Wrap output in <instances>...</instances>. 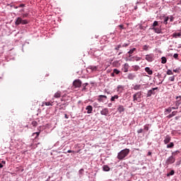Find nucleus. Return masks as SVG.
Masks as SVG:
<instances>
[{
    "label": "nucleus",
    "mask_w": 181,
    "mask_h": 181,
    "mask_svg": "<svg viewBox=\"0 0 181 181\" xmlns=\"http://www.w3.org/2000/svg\"><path fill=\"white\" fill-rule=\"evenodd\" d=\"M129 154V148H125L122 150L119 153L117 154V159L119 160H122L124 158H127L128 155Z\"/></svg>",
    "instance_id": "obj_1"
},
{
    "label": "nucleus",
    "mask_w": 181,
    "mask_h": 181,
    "mask_svg": "<svg viewBox=\"0 0 181 181\" xmlns=\"http://www.w3.org/2000/svg\"><path fill=\"white\" fill-rule=\"evenodd\" d=\"M141 98H142V92L139 91L133 95L134 103H141Z\"/></svg>",
    "instance_id": "obj_2"
},
{
    "label": "nucleus",
    "mask_w": 181,
    "mask_h": 181,
    "mask_svg": "<svg viewBox=\"0 0 181 181\" xmlns=\"http://www.w3.org/2000/svg\"><path fill=\"white\" fill-rule=\"evenodd\" d=\"M28 23L29 21H28V20H23L21 17H18L15 22V25H16V26L19 25H28Z\"/></svg>",
    "instance_id": "obj_3"
},
{
    "label": "nucleus",
    "mask_w": 181,
    "mask_h": 181,
    "mask_svg": "<svg viewBox=\"0 0 181 181\" xmlns=\"http://www.w3.org/2000/svg\"><path fill=\"white\" fill-rule=\"evenodd\" d=\"M81 84H83V83L80 81V79H76L73 82V86L75 87V88H79V87H81Z\"/></svg>",
    "instance_id": "obj_4"
},
{
    "label": "nucleus",
    "mask_w": 181,
    "mask_h": 181,
    "mask_svg": "<svg viewBox=\"0 0 181 181\" xmlns=\"http://www.w3.org/2000/svg\"><path fill=\"white\" fill-rule=\"evenodd\" d=\"M175 160L176 159L175 158V157H173V156H171L167 159L165 163L166 165H172V163H175Z\"/></svg>",
    "instance_id": "obj_5"
},
{
    "label": "nucleus",
    "mask_w": 181,
    "mask_h": 181,
    "mask_svg": "<svg viewBox=\"0 0 181 181\" xmlns=\"http://www.w3.org/2000/svg\"><path fill=\"white\" fill-rule=\"evenodd\" d=\"M107 95H100L98 96V101L99 103H104V101H105V100H107Z\"/></svg>",
    "instance_id": "obj_6"
},
{
    "label": "nucleus",
    "mask_w": 181,
    "mask_h": 181,
    "mask_svg": "<svg viewBox=\"0 0 181 181\" xmlns=\"http://www.w3.org/2000/svg\"><path fill=\"white\" fill-rule=\"evenodd\" d=\"M100 114L101 115L107 116L108 114H110V110H108V108L105 107L100 111Z\"/></svg>",
    "instance_id": "obj_7"
},
{
    "label": "nucleus",
    "mask_w": 181,
    "mask_h": 181,
    "mask_svg": "<svg viewBox=\"0 0 181 181\" xmlns=\"http://www.w3.org/2000/svg\"><path fill=\"white\" fill-rule=\"evenodd\" d=\"M155 90H158V88H153L151 90H149L147 93V97H151L152 94H155Z\"/></svg>",
    "instance_id": "obj_8"
},
{
    "label": "nucleus",
    "mask_w": 181,
    "mask_h": 181,
    "mask_svg": "<svg viewBox=\"0 0 181 181\" xmlns=\"http://www.w3.org/2000/svg\"><path fill=\"white\" fill-rule=\"evenodd\" d=\"M145 72L147 73L149 76H152L153 74V71L149 67L145 68Z\"/></svg>",
    "instance_id": "obj_9"
},
{
    "label": "nucleus",
    "mask_w": 181,
    "mask_h": 181,
    "mask_svg": "<svg viewBox=\"0 0 181 181\" xmlns=\"http://www.w3.org/2000/svg\"><path fill=\"white\" fill-rule=\"evenodd\" d=\"M151 29L155 33H162V30L159 28L153 27Z\"/></svg>",
    "instance_id": "obj_10"
},
{
    "label": "nucleus",
    "mask_w": 181,
    "mask_h": 181,
    "mask_svg": "<svg viewBox=\"0 0 181 181\" xmlns=\"http://www.w3.org/2000/svg\"><path fill=\"white\" fill-rule=\"evenodd\" d=\"M86 110H87V114H91L93 112V106L88 105Z\"/></svg>",
    "instance_id": "obj_11"
},
{
    "label": "nucleus",
    "mask_w": 181,
    "mask_h": 181,
    "mask_svg": "<svg viewBox=\"0 0 181 181\" xmlns=\"http://www.w3.org/2000/svg\"><path fill=\"white\" fill-rule=\"evenodd\" d=\"M136 77V75L135 74H129L127 76V78L129 80H134Z\"/></svg>",
    "instance_id": "obj_12"
},
{
    "label": "nucleus",
    "mask_w": 181,
    "mask_h": 181,
    "mask_svg": "<svg viewBox=\"0 0 181 181\" xmlns=\"http://www.w3.org/2000/svg\"><path fill=\"white\" fill-rule=\"evenodd\" d=\"M62 97V92L60 90H58L56 93L54 95V98H60Z\"/></svg>",
    "instance_id": "obj_13"
},
{
    "label": "nucleus",
    "mask_w": 181,
    "mask_h": 181,
    "mask_svg": "<svg viewBox=\"0 0 181 181\" xmlns=\"http://www.w3.org/2000/svg\"><path fill=\"white\" fill-rule=\"evenodd\" d=\"M170 136L169 135H167L166 136H165V139H164V144H165V145L167 144H169L170 142Z\"/></svg>",
    "instance_id": "obj_14"
},
{
    "label": "nucleus",
    "mask_w": 181,
    "mask_h": 181,
    "mask_svg": "<svg viewBox=\"0 0 181 181\" xmlns=\"http://www.w3.org/2000/svg\"><path fill=\"white\" fill-rule=\"evenodd\" d=\"M128 69H129V65L128 64H124V73H128Z\"/></svg>",
    "instance_id": "obj_15"
},
{
    "label": "nucleus",
    "mask_w": 181,
    "mask_h": 181,
    "mask_svg": "<svg viewBox=\"0 0 181 181\" xmlns=\"http://www.w3.org/2000/svg\"><path fill=\"white\" fill-rule=\"evenodd\" d=\"M89 69L92 71H97V70H98V66H90Z\"/></svg>",
    "instance_id": "obj_16"
},
{
    "label": "nucleus",
    "mask_w": 181,
    "mask_h": 181,
    "mask_svg": "<svg viewBox=\"0 0 181 181\" xmlns=\"http://www.w3.org/2000/svg\"><path fill=\"white\" fill-rule=\"evenodd\" d=\"M117 110L119 111V112H124L125 111V108H124V107L122 105H119L117 108Z\"/></svg>",
    "instance_id": "obj_17"
},
{
    "label": "nucleus",
    "mask_w": 181,
    "mask_h": 181,
    "mask_svg": "<svg viewBox=\"0 0 181 181\" xmlns=\"http://www.w3.org/2000/svg\"><path fill=\"white\" fill-rule=\"evenodd\" d=\"M146 60H147V62H152V55L151 54H147L146 55Z\"/></svg>",
    "instance_id": "obj_18"
},
{
    "label": "nucleus",
    "mask_w": 181,
    "mask_h": 181,
    "mask_svg": "<svg viewBox=\"0 0 181 181\" xmlns=\"http://www.w3.org/2000/svg\"><path fill=\"white\" fill-rule=\"evenodd\" d=\"M103 169L104 172H110V170L109 166L107 165H103Z\"/></svg>",
    "instance_id": "obj_19"
},
{
    "label": "nucleus",
    "mask_w": 181,
    "mask_h": 181,
    "mask_svg": "<svg viewBox=\"0 0 181 181\" xmlns=\"http://www.w3.org/2000/svg\"><path fill=\"white\" fill-rule=\"evenodd\" d=\"M173 37L177 38L181 37V33H175L173 34Z\"/></svg>",
    "instance_id": "obj_20"
},
{
    "label": "nucleus",
    "mask_w": 181,
    "mask_h": 181,
    "mask_svg": "<svg viewBox=\"0 0 181 181\" xmlns=\"http://www.w3.org/2000/svg\"><path fill=\"white\" fill-rule=\"evenodd\" d=\"M136 50V48H133L132 49H130L129 52H128V54L129 55V57H131V54H132Z\"/></svg>",
    "instance_id": "obj_21"
},
{
    "label": "nucleus",
    "mask_w": 181,
    "mask_h": 181,
    "mask_svg": "<svg viewBox=\"0 0 181 181\" xmlns=\"http://www.w3.org/2000/svg\"><path fill=\"white\" fill-rule=\"evenodd\" d=\"M43 104L45 105H46L47 107H49V105H50L52 107V105H53V102H45V103H43Z\"/></svg>",
    "instance_id": "obj_22"
},
{
    "label": "nucleus",
    "mask_w": 181,
    "mask_h": 181,
    "mask_svg": "<svg viewBox=\"0 0 181 181\" xmlns=\"http://www.w3.org/2000/svg\"><path fill=\"white\" fill-rule=\"evenodd\" d=\"M118 98H119V96L117 95H115L114 96H112L110 100L111 101H115V100H118Z\"/></svg>",
    "instance_id": "obj_23"
},
{
    "label": "nucleus",
    "mask_w": 181,
    "mask_h": 181,
    "mask_svg": "<svg viewBox=\"0 0 181 181\" xmlns=\"http://www.w3.org/2000/svg\"><path fill=\"white\" fill-rule=\"evenodd\" d=\"M134 90H135L136 91H137L138 90H141V85H135L134 86Z\"/></svg>",
    "instance_id": "obj_24"
},
{
    "label": "nucleus",
    "mask_w": 181,
    "mask_h": 181,
    "mask_svg": "<svg viewBox=\"0 0 181 181\" xmlns=\"http://www.w3.org/2000/svg\"><path fill=\"white\" fill-rule=\"evenodd\" d=\"M166 62H167L166 57H163L161 58V63H162V64H165Z\"/></svg>",
    "instance_id": "obj_25"
},
{
    "label": "nucleus",
    "mask_w": 181,
    "mask_h": 181,
    "mask_svg": "<svg viewBox=\"0 0 181 181\" xmlns=\"http://www.w3.org/2000/svg\"><path fill=\"white\" fill-rule=\"evenodd\" d=\"M170 112H172V107H168V109H165V114H169Z\"/></svg>",
    "instance_id": "obj_26"
},
{
    "label": "nucleus",
    "mask_w": 181,
    "mask_h": 181,
    "mask_svg": "<svg viewBox=\"0 0 181 181\" xmlns=\"http://www.w3.org/2000/svg\"><path fill=\"white\" fill-rule=\"evenodd\" d=\"M168 21H169V17H165L163 21L164 25H168Z\"/></svg>",
    "instance_id": "obj_27"
},
{
    "label": "nucleus",
    "mask_w": 181,
    "mask_h": 181,
    "mask_svg": "<svg viewBox=\"0 0 181 181\" xmlns=\"http://www.w3.org/2000/svg\"><path fill=\"white\" fill-rule=\"evenodd\" d=\"M174 146H175V144H173V142H171L167 145V148H173Z\"/></svg>",
    "instance_id": "obj_28"
},
{
    "label": "nucleus",
    "mask_w": 181,
    "mask_h": 181,
    "mask_svg": "<svg viewBox=\"0 0 181 181\" xmlns=\"http://www.w3.org/2000/svg\"><path fill=\"white\" fill-rule=\"evenodd\" d=\"M35 135H36L35 139H37L39 135H40V132L33 133V136H34Z\"/></svg>",
    "instance_id": "obj_29"
},
{
    "label": "nucleus",
    "mask_w": 181,
    "mask_h": 181,
    "mask_svg": "<svg viewBox=\"0 0 181 181\" xmlns=\"http://www.w3.org/2000/svg\"><path fill=\"white\" fill-rule=\"evenodd\" d=\"M167 74L168 76H172L173 75V72L172 71V70L169 69L167 71Z\"/></svg>",
    "instance_id": "obj_30"
},
{
    "label": "nucleus",
    "mask_w": 181,
    "mask_h": 181,
    "mask_svg": "<svg viewBox=\"0 0 181 181\" xmlns=\"http://www.w3.org/2000/svg\"><path fill=\"white\" fill-rule=\"evenodd\" d=\"M87 86H88V83H83V89H82V91H86V87H87Z\"/></svg>",
    "instance_id": "obj_31"
},
{
    "label": "nucleus",
    "mask_w": 181,
    "mask_h": 181,
    "mask_svg": "<svg viewBox=\"0 0 181 181\" xmlns=\"http://www.w3.org/2000/svg\"><path fill=\"white\" fill-rule=\"evenodd\" d=\"M158 21H156L153 22L152 26H153V28H156V26H158Z\"/></svg>",
    "instance_id": "obj_32"
},
{
    "label": "nucleus",
    "mask_w": 181,
    "mask_h": 181,
    "mask_svg": "<svg viewBox=\"0 0 181 181\" xmlns=\"http://www.w3.org/2000/svg\"><path fill=\"white\" fill-rule=\"evenodd\" d=\"M113 73H115V74H119L120 71H119V70L115 69L113 70Z\"/></svg>",
    "instance_id": "obj_33"
},
{
    "label": "nucleus",
    "mask_w": 181,
    "mask_h": 181,
    "mask_svg": "<svg viewBox=\"0 0 181 181\" xmlns=\"http://www.w3.org/2000/svg\"><path fill=\"white\" fill-rule=\"evenodd\" d=\"M175 175V170H172L169 174H168V176H173Z\"/></svg>",
    "instance_id": "obj_34"
},
{
    "label": "nucleus",
    "mask_w": 181,
    "mask_h": 181,
    "mask_svg": "<svg viewBox=\"0 0 181 181\" xmlns=\"http://www.w3.org/2000/svg\"><path fill=\"white\" fill-rule=\"evenodd\" d=\"M31 124L33 125V127H37V122L33 121L32 122Z\"/></svg>",
    "instance_id": "obj_35"
},
{
    "label": "nucleus",
    "mask_w": 181,
    "mask_h": 181,
    "mask_svg": "<svg viewBox=\"0 0 181 181\" xmlns=\"http://www.w3.org/2000/svg\"><path fill=\"white\" fill-rule=\"evenodd\" d=\"M168 80L170 81H175V76H170Z\"/></svg>",
    "instance_id": "obj_36"
},
{
    "label": "nucleus",
    "mask_w": 181,
    "mask_h": 181,
    "mask_svg": "<svg viewBox=\"0 0 181 181\" xmlns=\"http://www.w3.org/2000/svg\"><path fill=\"white\" fill-rule=\"evenodd\" d=\"M121 47H122V46H121V45H117L115 48V50H119V49H121Z\"/></svg>",
    "instance_id": "obj_37"
},
{
    "label": "nucleus",
    "mask_w": 181,
    "mask_h": 181,
    "mask_svg": "<svg viewBox=\"0 0 181 181\" xmlns=\"http://www.w3.org/2000/svg\"><path fill=\"white\" fill-rule=\"evenodd\" d=\"M93 107L95 108H98V107H100V106H98V103H97V102H95V103H93Z\"/></svg>",
    "instance_id": "obj_38"
},
{
    "label": "nucleus",
    "mask_w": 181,
    "mask_h": 181,
    "mask_svg": "<svg viewBox=\"0 0 181 181\" xmlns=\"http://www.w3.org/2000/svg\"><path fill=\"white\" fill-rule=\"evenodd\" d=\"M148 48H149V47H148V45H144V46H143V49H144V50H148Z\"/></svg>",
    "instance_id": "obj_39"
},
{
    "label": "nucleus",
    "mask_w": 181,
    "mask_h": 181,
    "mask_svg": "<svg viewBox=\"0 0 181 181\" xmlns=\"http://www.w3.org/2000/svg\"><path fill=\"white\" fill-rule=\"evenodd\" d=\"M28 16H29V13H24V14H23V18H28Z\"/></svg>",
    "instance_id": "obj_40"
},
{
    "label": "nucleus",
    "mask_w": 181,
    "mask_h": 181,
    "mask_svg": "<svg viewBox=\"0 0 181 181\" xmlns=\"http://www.w3.org/2000/svg\"><path fill=\"white\" fill-rule=\"evenodd\" d=\"M173 57H174V59H178L179 58V54H174Z\"/></svg>",
    "instance_id": "obj_41"
},
{
    "label": "nucleus",
    "mask_w": 181,
    "mask_h": 181,
    "mask_svg": "<svg viewBox=\"0 0 181 181\" xmlns=\"http://www.w3.org/2000/svg\"><path fill=\"white\" fill-rule=\"evenodd\" d=\"M144 130L145 131H149V127H148V125H145L144 126Z\"/></svg>",
    "instance_id": "obj_42"
},
{
    "label": "nucleus",
    "mask_w": 181,
    "mask_h": 181,
    "mask_svg": "<svg viewBox=\"0 0 181 181\" xmlns=\"http://www.w3.org/2000/svg\"><path fill=\"white\" fill-rule=\"evenodd\" d=\"M144 132V129H139L138 131H137V133L138 134H142Z\"/></svg>",
    "instance_id": "obj_43"
},
{
    "label": "nucleus",
    "mask_w": 181,
    "mask_h": 181,
    "mask_svg": "<svg viewBox=\"0 0 181 181\" xmlns=\"http://www.w3.org/2000/svg\"><path fill=\"white\" fill-rule=\"evenodd\" d=\"M177 114V111H174L171 113L172 116L173 117H175V115H176Z\"/></svg>",
    "instance_id": "obj_44"
},
{
    "label": "nucleus",
    "mask_w": 181,
    "mask_h": 181,
    "mask_svg": "<svg viewBox=\"0 0 181 181\" xmlns=\"http://www.w3.org/2000/svg\"><path fill=\"white\" fill-rule=\"evenodd\" d=\"M129 46V44L124 43L122 47H128Z\"/></svg>",
    "instance_id": "obj_45"
},
{
    "label": "nucleus",
    "mask_w": 181,
    "mask_h": 181,
    "mask_svg": "<svg viewBox=\"0 0 181 181\" xmlns=\"http://www.w3.org/2000/svg\"><path fill=\"white\" fill-rule=\"evenodd\" d=\"M83 172H84V170H83V169L79 170V173H80V175H83Z\"/></svg>",
    "instance_id": "obj_46"
},
{
    "label": "nucleus",
    "mask_w": 181,
    "mask_h": 181,
    "mask_svg": "<svg viewBox=\"0 0 181 181\" xmlns=\"http://www.w3.org/2000/svg\"><path fill=\"white\" fill-rule=\"evenodd\" d=\"M173 19H175V18H173V16H170V22H173Z\"/></svg>",
    "instance_id": "obj_47"
},
{
    "label": "nucleus",
    "mask_w": 181,
    "mask_h": 181,
    "mask_svg": "<svg viewBox=\"0 0 181 181\" xmlns=\"http://www.w3.org/2000/svg\"><path fill=\"white\" fill-rule=\"evenodd\" d=\"M119 28H120V29H125V28H124V25H119Z\"/></svg>",
    "instance_id": "obj_48"
},
{
    "label": "nucleus",
    "mask_w": 181,
    "mask_h": 181,
    "mask_svg": "<svg viewBox=\"0 0 181 181\" xmlns=\"http://www.w3.org/2000/svg\"><path fill=\"white\" fill-rule=\"evenodd\" d=\"M177 153H179V151H175V152H173V155H177Z\"/></svg>",
    "instance_id": "obj_49"
},
{
    "label": "nucleus",
    "mask_w": 181,
    "mask_h": 181,
    "mask_svg": "<svg viewBox=\"0 0 181 181\" xmlns=\"http://www.w3.org/2000/svg\"><path fill=\"white\" fill-rule=\"evenodd\" d=\"M136 62H139L141 60V57H136Z\"/></svg>",
    "instance_id": "obj_50"
},
{
    "label": "nucleus",
    "mask_w": 181,
    "mask_h": 181,
    "mask_svg": "<svg viewBox=\"0 0 181 181\" xmlns=\"http://www.w3.org/2000/svg\"><path fill=\"white\" fill-rule=\"evenodd\" d=\"M111 76H112V77H115V73L112 72V73L111 74Z\"/></svg>",
    "instance_id": "obj_51"
},
{
    "label": "nucleus",
    "mask_w": 181,
    "mask_h": 181,
    "mask_svg": "<svg viewBox=\"0 0 181 181\" xmlns=\"http://www.w3.org/2000/svg\"><path fill=\"white\" fill-rule=\"evenodd\" d=\"M64 117H65V118H66V119H68L69 116L67 115V114H65V115H64Z\"/></svg>",
    "instance_id": "obj_52"
},
{
    "label": "nucleus",
    "mask_w": 181,
    "mask_h": 181,
    "mask_svg": "<svg viewBox=\"0 0 181 181\" xmlns=\"http://www.w3.org/2000/svg\"><path fill=\"white\" fill-rule=\"evenodd\" d=\"M67 153H73V151L69 150V151H67Z\"/></svg>",
    "instance_id": "obj_53"
},
{
    "label": "nucleus",
    "mask_w": 181,
    "mask_h": 181,
    "mask_svg": "<svg viewBox=\"0 0 181 181\" xmlns=\"http://www.w3.org/2000/svg\"><path fill=\"white\" fill-rule=\"evenodd\" d=\"M25 6V4H20V8H23Z\"/></svg>",
    "instance_id": "obj_54"
},
{
    "label": "nucleus",
    "mask_w": 181,
    "mask_h": 181,
    "mask_svg": "<svg viewBox=\"0 0 181 181\" xmlns=\"http://www.w3.org/2000/svg\"><path fill=\"white\" fill-rule=\"evenodd\" d=\"M172 117H173V116L172 115V114H170V115H168V118H172Z\"/></svg>",
    "instance_id": "obj_55"
},
{
    "label": "nucleus",
    "mask_w": 181,
    "mask_h": 181,
    "mask_svg": "<svg viewBox=\"0 0 181 181\" xmlns=\"http://www.w3.org/2000/svg\"><path fill=\"white\" fill-rule=\"evenodd\" d=\"M179 98H181V96H180V95L176 97V100H179Z\"/></svg>",
    "instance_id": "obj_56"
},
{
    "label": "nucleus",
    "mask_w": 181,
    "mask_h": 181,
    "mask_svg": "<svg viewBox=\"0 0 181 181\" xmlns=\"http://www.w3.org/2000/svg\"><path fill=\"white\" fill-rule=\"evenodd\" d=\"M4 168V165H2V163H0V168Z\"/></svg>",
    "instance_id": "obj_57"
},
{
    "label": "nucleus",
    "mask_w": 181,
    "mask_h": 181,
    "mask_svg": "<svg viewBox=\"0 0 181 181\" xmlns=\"http://www.w3.org/2000/svg\"><path fill=\"white\" fill-rule=\"evenodd\" d=\"M173 71H174V73H177L178 71H177V69H174Z\"/></svg>",
    "instance_id": "obj_58"
},
{
    "label": "nucleus",
    "mask_w": 181,
    "mask_h": 181,
    "mask_svg": "<svg viewBox=\"0 0 181 181\" xmlns=\"http://www.w3.org/2000/svg\"><path fill=\"white\" fill-rule=\"evenodd\" d=\"M111 105H112V103H109V104L107 105V107H111Z\"/></svg>",
    "instance_id": "obj_59"
},
{
    "label": "nucleus",
    "mask_w": 181,
    "mask_h": 181,
    "mask_svg": "<svg viewBox=\"0 0 181 181\" xmlns=\"http://www.w3.org/2000/svg\"><path fill=\"white\" fill-rule=\"evenodd\" d=\"M172 110H176V107H171V111H172Z\"/></svg>",
    "instance_id": "obj_60"
},
{
    "label": "nucleus",
    "mask_w": 181,
    "mask_h": 181,
    "mask_svg": "<svg viewBox=\"0 0 181 181\" xmlns=\"http://www.w3.org/2000/svg\"><path fill=\"white\" fill-rule=\"evenodd\" d=\"M1 163H4V165H5V163H6L5 160H2Z\"/></svg>",
    "instance_id": "obj_61"
},
{
    "label": "nucleus",
    "mask_w": 181,
    "mask_h": 181,
    "mask_svg": "<svg viewBox=\"0 0 181 181\" xmlns=\"http://www.w3.org/2000/svg\"><path fill=\"white\" fill-rule=\"evenodd\" d=\"M179 86H181V81L178 83Z\"/></svg>",
    "instance_id": "obj_62"
},
{
    "label": "nucleus",
    "mask_w": 181,
    "mask_h": 181,
    "mask_svg": "<svg viewBox=\"0 0 181 181\" xmlns=\"http://www.w3.org/2000/svg\"><path fill=\"white\" fill-rule=\"evenodd\" d=\"M148 155H151V152L148 153Z\"/></svg>",
    "instance_id": "obj_63"
},
{
    "label": "nucleus",
    "mask_w": 181,
    "mask_h": 181,
    "mask_svg": "<svg viewBox=\"0 0 181 181\" xmlns=\"http://www.w3.org/2000/svg\"><path fill=\"white\" fill-rule=\"evenodd\" d=\"M117 88H119V86H118Z\"/></svg>",
    "instance_id": "obj_64"
}]
</instances>
